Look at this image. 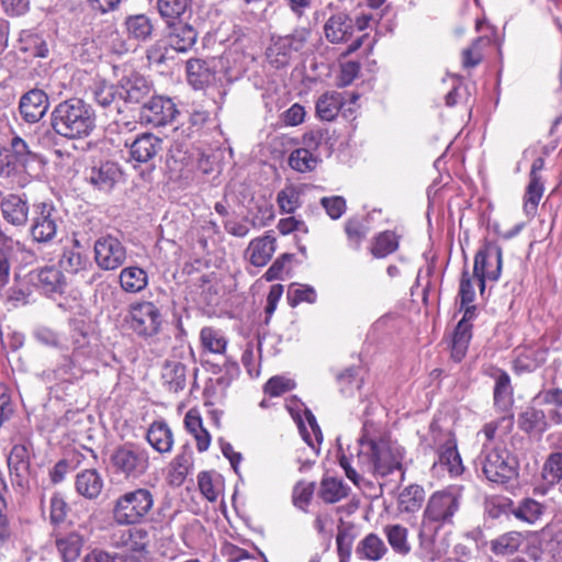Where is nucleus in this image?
<instances>
[{
  "instance_id": "25",
  "label": "nucleus",
  "mask_w": 562,
  "mask_h": 562,
  "mask_svg": "<svg viewBox=\"0 0 562 562\" xmlns=\"http://www.w3.org/2000/svg\"><path fill=\"white\" fill-rule=\"evenodd\" d=\"M120 285L127 293H138L148 284L147 272L136 266L123 268L119 276Z\"/></svg>"
},
{
  "instance_id": "17",
  "label": "nucleus",
  "mask_w": 562,
  "mask_h": 562,
  "mask_svg": "<svg viewBox=\"0 0 562 562\" xmlns=\"http://www.w3.org/2000/svg\"><path fill=\"white\" fill-rule=\"evenodd\" d=\"M162 150V139L151 133L137 136L130 145L131 158L137 162H149Z\"/></svg>"
},
{
  "instance_id": "31",
  "label": "nucleus",
  "mask_w": 562,
  "mask_h": 562,
  "mask_svg": "<svg viewBox=\"0 0 562 562\" xmlns=\"http://www.w3.org/2000/svg\"><path fill=\"white\" fill-rule=\"evenodd\" d=\"M189 82L195 89H202L214 79V71L209 63L203 59H190L187 63Z\"/></svg>"
},
{
  "instance_id": "36",
  "label": "nucleus",
  "mask_w": 562,
  "mask_h": 562,
  "mask_svg": "<svg viewBox=\"0 0 562 562\" xmlns=\"http://www.w3.org/2000/svg\"><path fill=\"white\" fill-rule=\"evenodd\" d=\"M445 437V446L439 452V462L441 465L446 467L451 474L458 475L463 471V467L457 450V445L449 432H447Z\"/></svg>"
},
{
  "instance_id": "9",
  "label": "nucleus",
  "mask_w": 562,
  "mask_h": 562,
  "mask_svg": "<svg viewBox=\"0 0 562 562\" xmlns=\"http://www.w3.org/2000/svg\"><path fill=\"white\" fill-rule=\"evenodd\" d=\"M198 133L188 123L182 122L171 133L172 144L168 154V167L173 172H181L191 161L190 144Z\"/></svg>"
},
{
  "instance_id": "34",
  "label": "nucleus",
  "mask_w": 562,
  "mask_h": 562,
  "mask_svg": "<svg viewBox=\"0 0 562 562\" xmlns=\"http://www.w3.org/2000/svg\"><path fill=\"white\" fill-rule=\"evenodd\" d=\"M342 106V97L339 92L323 93L316 102V113L323 121H333Z\"/></svg>"
},
{
  "instance_id": "55",
  "label": "nucleus",
  "mask_w": 562,
  "mask_h": 562,
  "mask_svg": "<svg viewBox=\"0 0 562 562\" xmlns=\"http://www.w3.org/2000/svg\"><path fill=\"white\" fill-rule=\"evenodd\" d=\"M10 147V153L13 156V159L16 161L18 168L20 165H25L31 158L35 156L29 144L20 136L12 137Z\"/></svg>"
},
{
  "instance_id": "16",
  "label": "nucleus",
  "mask_w": 562,
  "mask_h": 562,
  "mask_svg": "<svg viewBox=\"0 0 562 562\" xmlns=\"http://www.w3.org/2000/svg\"><path fill=\"white\" fill-rule=\"evenodd\" d=\"M8 467L12 481L23 487L30 479V451L25 445H15L8 458Z\"/></svg>"
},
{
  "instance_id": "60",
  "label": "nucleus",
  "mask_w": 562,
  "mask_h": 562,
  "mask_svg": "<svg viewBox=\"0 0 562 562\" xmlns=\"http://www.w3.org/2000/svg\"><path fill=\"white\" fill-rule=\"evenodd\" d=\"M315 490L314 483L299 482L293 490V503L296 507L305 509L310 504Z\"/></svg>"
},
{
  "instance_id": "59",
  "label": "nucleus",
  "mask_w": 562,
  "mask_h": 562,
  "mask_svg": "<svg viewBox=\"0 0 562 562\" xmlns=\"http://www.w3.org/2000/svg\"><path fill=\"white\" fill-rule=\"evenodd\" d=\"M473 278L474 277L471 276L467 269L462 271L458 293L461 307L473 303L475 299V290L472 281Z\"/></svg>"
},
{
  "instance_id": "18",
  "label": "nucleus",
  "mask_w": 562,
  "mask_h": 562,
  "mask_svg": "<svg viewBox=\"0 0 562 562\" xmlns=\"http://www.w3.org/2000/svg\"><path fill=\"white\" fill-rule=\"evenodd\" d=\"M3 220L16 227L24 226L29 220L27 201L18 194H8L0 202Z\"/></svg>"
},
{
  "instance_id": "44",
  "label": "nucleus",
  "mask_w": 562,
  "mask_h": 562,
  "mask_svg": "<svg viewBox=\"0 0 562 562\" xmlns=\"http://www.w3.org/2000/svg\"><path fill=\"white\" fill-rule=\"evenodd\" d=\"M295 53L284 36L278 37L268 49V58L276 68L284 67L289 64L292 55Z\"/></svg>"
},
{
  "instance_id": "19",
  "label": "nucleus",
  "mask_w": 562,
  "mask_h": 562,
  "mask_svg": "<svg viewBox=\"0 0 562 562\" xmlns=\"http://www.w3.org/2000/svg\"><path fill=\"white\" fill-rule=\"evenodd\" d=\"M151 86L142 76L132 75L131 77L123 78L119 86V95L125 102L140 103L150 95Z\"/></svg>"
},
{
  "instance_id": "35",
  "label": "nucleus",
  "mask_w": 562,
  "mask_h": 562,
  "mask_svg": "<svg viewBox=\"0 0 562 562\" xmlns=\"http://www.w3.org/2000/svg\"><path fill=\"white\" fill-rule=\"evenodd\" d=\"M321 158L318 153H312L301 147L292 150L288 158L289 166L301 173L315 170Z\"/></svg>"
},
{
  "instance_id": "7",
  "label": "nucleus",
  "mask_w": 562,
  "mask_h": 562,
  "mask_svg": "<svg viewBox=\"0 0 562 562\" xmlns=\"http://www.w3.org/2000/svg\"><path fill=\"white\" fill-rule=\"evenodd\" d=\"M126 323L138 336L151 337L159 331L162 316L154 302L139 301L130 305Z\"/></svg>"
},
{
  "instance_id": "62",
  "label": "nucleus",
  "mask_w": 562,
  "mask_h": 562,
  "mask_svg": "<svg viewBox=\"0 0 562 562\" xmlns=\"http://www.w3.org/2000/svg\"><path fill=\"white\" fill-rule=\"evenodd\" d=\"M321 204L333 220H338L346 212V201L342 196L323 198Z\"/></svg>"
},
{
  "instance_id": "14",
  "label": "nucleus",
  "mask_w": 562,
  "mask_h": 562,
  "mask_svg": "<svg viewBox=\"0 0 562 562\" xmlns=\"http://www.w3.org/2000/svg\"><path fill=\"white\" fill-rule=\"evenodd\" d=\"M49 106L47 94L40 89H33L22 95L20 100V113L29 123L38 122Z\"/></svg>"
},
{
  "instance_id": "41",
  "label": "nucleus",
  "mask_w": 562,
  "mask_h": 562,
  "mask_svg": "<svg viewBox=\"0 0 562 562\" xmlns=\"http://www.w3.org/2000/svg\"><path fill=\"white\" fill-rule=\"evenodd\" d=\"M160 16L170 23L180 19L191 9V0H161L156 3Z\"/></svg>"
},
{
  "instance_id": "37",
  "label": "nucleus",
  "mask_w": 562,
  "mask_h": 562,
  "mask_svg": "<svg viewBox=\"0 0 562 562\" xmlns=\"http://www.w3.org/2000/svg\"><path fill=\"white\" fill-rule=\"evenodd\" d=\"M425 499V491L420 485L411 484L398 495V509L405 513L417 512Z\"/></svg>"
},
{
  "instance_id": "58",
  "label": "nucleus",
  "mask_w": 562,
  "mask_h": 562,
  "mask_svg": "<svg viewBox=\"0 0 562 562\" xmlns=\"http://www.w3.org/2000/svg\"><path fill=\"white\" fill-rule=\"evenodd\" d=\"M345 232L347 234L349 243L355 248H359L361 241L366 238L368 234V228L361 221L357 218H350L345 224Z\"/></svg>"
},
{
  "instance_id": "22",
  "label": "nucleus",
  "mask_w": 562,
  "mask_h": 562,
  "mask_svg": "<svg viewBox=\"0 0 562 562\" xmlns=\"http://www.w3.org/2000/svg\"><path fill=\"white\" fill-rule=\"evenodd\" d=\"M546 361V351L535 347L517 348L513 369L517 374H522L536 370Z\"/></svg>"
},
{
  "instance_id": "23",
  "label": "nucleus",
  "mask_w": 562,
  "mask_h": 562,
  "mask_svg": "<svg viewBox=\"0 0 562 562\" xmlns=\"http://www.w3.org/2000/svg\"><path fill=\"white\" fill-rule=\"evenodd\" d=\"M546 512V506L530 497L520 499L510 509L512 515L524 522L533 525L538 522Z\"/></svg>"
},
{
  "instance_id": "50",
  "label": "nucleus",
  "mask_w": 562,
  "mask_h": 562,
  "mask_svg": "<svg viewBox=\"0 0 562 562\" xmlns=\"http://www.w3.org/2000/svg\"><path fill=\"white\" fill-rule=\"evenodd\" d=\"M164 383L168 386H183L187 383L186 367L181 362H167L161 371Z\"/></svg>"
},
{
  "instance_id": "48",
  "label": "nucleus",
  "mask_w": 562,
  "mask_h": 562,
  "mask_svg": "<svg viewBox=\"0 0 562 562\" xmlns=\"http://www.w3.org/2000/svg\"><path fill=\"white\" fill-rule=\"evenodd\" d=\"M513 425V417L505 415L497 420L487 423L484 426L482 434L487 441L495 439L503 440L510 432Z\"/></svg>"
},
{
  "instance_id": "10",
  "label": "nucleus",
  "mask_w": 562,
  "mask_h": 562,
  "mask_svg": "<svg viewBox=\"0 0 562 562\" xmlns=\"http://www.w3.org/2000/svg\"><path fill=\"white\" fill-rule=\"evenodd\" d=\"M94 260L102 270H115L125 262L126 249L116 237L102 236L94 243Z\"/></svg>"
},
{
  "instance_id": "43",
  "label": "nucleus",
  "mask_w": 562,
  "mask_h": 562,
  "mask_svg": "<svg viewBox=\"0 0 562 562\" xmlns=\"http://www.w3.org/2000/svg\"><path fill=\"white\" fill-rule=\"evenodd\" d=\"M385 536L391 548L398 554H407L411 551L408 543V530L402 525H389L384 528Z\"/></svg>"
},
{
  "instance_id": "42",
  "label": "nucleus",
  "mask_w": 562,
  "mask_h": 562,
  "mask_svg": "<svg viewBox=\"0 0 562 562\" xmlns=\"http://www.w3.org/2000/svg\"><path fill=\"white\" fill-rule=\"evenodd\" d=\"M149 543V532L144 527L128 528L126 544L123 550L131 555L144 554Z\"/></svg>"
},
{
  "instance_id": "57",
  "label": "nucleus",
  "mask_w": 562,
  "mask_h": 562,
  "mask_svg": "<svg viewBox=\"0 0 562 562\" xmlns=\"http://www.w3.org/2000/svg\"><path fill=\"white\" fill-rule=\"evenodd\" d=\"M543 194V184L539 180H530L525 194L526 213H535Z\"/></svg>"
},
{
  "instance_id": "27",
  "label": "nucleus",
  "mask_w": 562,
  "mask_h": 562,
  "mask_svg": "<svg viewBox=\"0 0 562 562\" xmlns=\"http://www.w3.org/2000/svg\"><path fill=\"white\" fill-rule=\"evenodd\" d=\"M88 263V256L78 240H75L71 247L65 248L59 259L60 268L70 273H78L85 270Z\"/></svg>"
},
{
  "instance_id": "52",
  "label": "nucleus",
  "mask_w": 562,
  "mask_h": 562,
  "mask_svg": "<svg viewBox=\"0 0 562 562\" xmlns=\"http://www.w3.org/2000/svg\"><path fill=\"white\" fill-rule=\"evenodd\" d=\"M542 477L546 482L553 485L562 479V452L551 453L542 468Z\"/></svg>"
},
{
  "instance_id": "21",
  "label": "nucleus",
  "mask_w": 562,
  "mask_h": 562,
  "mask_svg": "<svg viewBox=\"0 0 562 562\" xmlns=\"http://www.w3.org/2000/svg\"><path fill=\"white\" fill-rule=\"evenodd\" d=\"M121 176L120 168L111 161L101 162L93 166L88 176V181L98 190L110 191L115 186Z\"/></svg>"
},
{
  "instance_id": "39",
  "label": "nucleus",
  "mask_w": 562,
  "mask_h": 562,
  "mask_svg": "<svg viewBox=\"0 0 562 562\" xmlns=\"http://www.w3.org/2000/svg\"><path fill=\"white\" fill-rule=\"evenodd\" d=\"M196 31L188 24H179L169 36L170 46L177 52L189 50L196 42Z\"/></svg>"
},
{
  "instance_id": "26",
  "label": "nucleus",
  "mask_w": 562,
  "mask_h": 562,
  "mask_svg": "<svg viewBox=\"0 0 562 562\" xmlns=\"http://www.w3.org/2000/svg\"><path fill=\"white\" fill-rule=\"evenodd\" d=\"M147 441L160 453L170 452L173 446V436L164 422H155L147 431Z\"/></svg>"
},
{
  "instance_id": "13",
  "label": "nucleus",
  "mask_w": 562,
  "mask_h": 562,
  "mask_svg": "<svg viewBox=\"0 0 562 562\" xmlns=\"http://www.w3.org/2000/svg\"><path fill=\"white\" fill-rule=\"evenodd\" d=\"M29 277L31 283L45 295L61 294L67 285L63 271L55 266L34 269Z\"/></svg>"
},
{
  "instance_id": "8",
  "label": "nucleus",
  "mask_w": 562,
  "mask_h": 562,
  "mask_svg": "<svg viewBox=\"0 0 562 562\" xmlns=\"http://www.w3.org/2000/svg\"><path fill=\"white\" fill-rule=\"evenodd\" d=\"M502 271V248L488 243L477 250L474 257L473 277L477 280L481 293L487 280L497 281Z\"/></svg>"
},
{
  "instance_id": "51",
  "label": "nucleus",
  "mask_w": 562,
  "mask_h": 562,
  "mask_svg": "<svg viewBox=\"0 0 562 562\" xmlns=\"http://www.w3.org/2000/svg\"><path fill=\"white\" fill-rule=\"evenodd\" d=\"M277 202L282 213H294L301 206L299 189L294 186L283 188L278 193Z\"/></svg>"
},
{
  "instance_id": "28",
  "label": "nucleus",
  "mask_w": 562,
  "mask_h": 562,
  "mask_svg": "<svg viewBox=\"0 0 562 562\" xmlns=\"http://www.w3.org/2000/svg\"><path fill=\"white\" fill-rule=\"evenodd\" d=\"M103 487V481L95 470H85L76 477V490L86 498H97Z\"/></svg>"
},
{
  "instance_id": "40",
  "label": "nucleus",
  "mask_w": 562,
  "mask_h": 562,
  "mask_svg": "<svg viewBox=\"0 0 562 562\" xmlns=\"http://www.w3.org/2000/svg\"><path fill=\"white\" fill-rule=\"evenodd\" d=\"M348 490L341 480L327 476L322 480L319 496L325 503L334 504L345 498Z\"/></svg>"
},
{
  "instance_id": "12",
  "label": "nucleus",
  "mask_w": 562,
  "mask_h": 562,
  "mask_svg": "<svg viewBox=\"0 0 562 562\" xmlns=\"http://www.w3.org/2000/svg\"><path fill=\"white\" fill-rule=\"evenodd\" d=\"M58 211L52 204L41 203L31 227V235L37 243H48L53 240L58 229Z\"/></svg>"
},
{
  "instance_id": "5",
  "label": "nucleus",
  "mask_w": 562,
  "mask_h": 562,
  "mask_svg": "<svg viewBox=\"0 0 562 562\" xmlns=\"http://www.w3.org/2000/svg\"><path fill=\"white\" fill-rule=\"evenodd\" d=\"M477 467L485 477L494 483H505L516 474V460L505 448L484 446Z\"/></svg>"
},
{
  "instance_id": "6",
  "label": "nucleus",
  "mask_w": 562,
  "mask_h": 562,
  "mask_svg": "<svg viewBox=\"0 0 562 562\" xmlns=\"http://www.w3.org/2000/svg\"><path fill=\"white\" fill-rule=\"evenodd\" d=\"M111 464L115 472L127 479L140 477L149 468V456L145 448L124 445L111 454Z\"/></svg>"
},
{
  "instance_id": "29",
  "label": "nucleus",
  "mask_w": 562,
  "mask_h": 562,
  "mask_svg": "<svg viewBox=\"0 0 562 562\" xmlns=\"http://www.w3.org/2000/svg\"><path fill=\"white\" fill-rule=\"evenodd\" d=\"M192 467V454L190 451L183 450L178 453L170 462L167 472V481L169 484L180 486Z\"/></svg>"
},
{
  "instance_id": "54",
  "label": "nucleus",
  "mask_w": 562,
  "mask_h": 562,
  "mask_svg": "<svg viewBox=\"0 0 562 562\" xmlns=\"http://www.w3.org/2000/svg\"><path fill=\"white\" fill-rule=\"evenodd\" d=\"M520 427L527 432H541L544 428V415L542 412L529 409L519 418Z\"/></svg>"
},
{
  "instance_id": "46",
  "label": "nucleus",
  "mask_w": 562,
  "mask_h": 562,
  "mask_svg": "<svg viewBox=\"0 0 562 562\" xmlns=\"http://www.w3.org/2000/svg\"><path fill=\"white\" fill-rule=\"evenodd\" d=\"M398 248V236L393 231H384L375 238L371 252L375 258H384Z\"/></svg>"
},
{
  "instance_id": "4",
  "label": "nucleus",
  "mask_w": 562,
  "mask_h": 562,
  "mask_svg": "<svg viewBox=\"0 0 562 562\" xmlns=\"http://www.w3.org/2000/svg\"><path fill=\"white\" fill-rule=\"evenodd\" d=\"M154 507L153 493L145 487L125 492L115 501L112 509L113 520L119 526L142 522Z\"/></svg>"
},
{
  "instance_id": "1",
  "label": "nucleus",
  "mask_w": 562,
  "mask_h": 562,
  "mask_svg": "<svg viewBox=\"0 0 562 562\" xmlns=\"http://www.w3.org/2000/svg\"><path fill=\"white\" fill-rule=\"evenodd\" d=\"M54 132L67 139H82L95 128V114L90 104L79 98L59 102L50 114Z\"/></svg>"
},
{
  "instance_id": "47",
  "label": "nucleus",
  "mask_w": 562,
  "mask_h": 562,
  "mask_svg": "<svg viewBox=\"0 0 562 562\" xmlns=\"http://www.w3.org/2000/svg\"><path fill=\"white\" fill-rule=\"evenodd\" d=\"M522 543L520 532L512 531L504 533L491 542V549L494 553L508 555L515 553Z\"/></svg>"
},
{
  "instance_id": "45",
  "label": "nucleus",
  "mask_w": 562,
  "mask_h": 562,
  "mask_svg": "<svg viewBox=\"0 0 562 562\" xmlns=\"http://www.w3.org/2000/svg\"><path fill=\"white\" fill-rule=\"evenodd\" d=\"M386 550L383 540L376 535L370 533L360 542L357 553L361 558L376 561L385 554Z\"/></svg>"
},
{
  "instance_id": "11",
  "label": "nucleus",
  "mask_w": 562,
  "mask_h": 562,
  "mask_svg": "<svg viewBox=\"0 0 562 562\" xmlns=\"http://www.w3.org/2000/svg\"><path fill=\"white\" fill-rule=\"evenodd\" d=\"M178 113L170 98L157 95L143 103L140 120L143 123L158 127L170 123Z\"/></svg>"
},
{
  "instance_id": "64",
  "label": "nucleus",
  "mask_w": 562,
  "mask_h": 562,
  "mask_svg": "<svg viewBox=\"0 0 562 562\" xmlns=\"http://www.w3.org/2000/svg\"><path fill=\"white\" fill-rule=\"evenodd\" d=\"M310 27H297L291 34L285 35V40L292 46L295 53L302 50L307 44L311 36Z\"/></svg>"
},
{
  "instance_id": "32",
  "label": "nucleus",
  "mask_w": 562,
  "mask_h": 562,
  "mask_svg": "<svg viewBox=\"0 0 562 562\" xmlns=\"http://www.w3.org/2000/svg\"><path fill=\"white\" fill-rule=\"evenodd\" d=\"M200 341L204 351L214 355H224L228 340L221 329L205 326L200 330Z\"/></svg>"
},
{
  "instance_id": "56",
  "label": "nucleus",
  "mask_w": 562,
  "mask_h": 562,
  "mask_svg": "<svg viewBox=\"0 0 562 562\" xmlns=\"http://www.w3.org/2000/svg\"><path fill=\"white\" fill-rule=\"evenodd\" d=\"M198 484L203 496L210 502H215L221 492V483L215 482L209 472H202L198 476Z\"/></svg>"
},
{
  "instance_id": "30",
  "label": "nucleus",
  "mask_w": 562,
  "mask_h": 562,
  "mask_svg": "<svg viewBox=\"0 0 562 562\" xmlns=\"http://www.w3.org/2000/svg\"><path fill=\"white\" fill-rule=\"evenodd\" d=\"M85 539L78 532H70L56 539V547L64 562H75L83 547Z\"/></svg>"
},
{
  "instance_id": "15",
  "label": "nucleus",
  "mask_w": 562,
  "mask_h": 562,
  "mask_svg": "<svg viewBox=\"0 0 562 562\" xmlns=\"http://www.w3.org/2000/svg\"><path fill=\"white\" fill-rule=\"evenodd\" d=\"M353 31V20L344 12L333 14L324 24L325 37L331 44L348 42Z\"/></svg>"
},
{
  "instance_id": "49",
  "label": "nucleus",
  "mask_w": 562,
  "mask_h": 562,
  "mask_svg": "<svg viewBox=\"0 0 562 562\" xmlns=\"http://www.w3.org/2000/svg\"><path fill=\"white\" fill-rule=\"evenodd\" d=\"M317 294L313 286L307 284L292 283L288 291L289 304L294 307L300 303L306 302L313 304L316 302Z\"/></svg>"
},
{
  "instance_id": "63",
  "label": "nucleus",
  "mask_w": 562,
  "mask_h": 562,
  "mask_svg": "<svg viewBox=\"0 0 562 562\" xmlns=\"http://www.w3.org/2000/svg\"><path fill=\"white\" fill-rule=\"evenodd\" d=\"M83 562H126V555L103 549H93L85 557Z\"/></svg>"
},
{
  "instance_id": "20",
  "label": "nucleus",
  "mask_w": 562,
  "mask_h": 562,
  "mask_svg": "<svg viewBox=\"0 0 562 562\" xmlns=\"http://www.w3.org/2000/svg\"><path fill=\"white\" fill-rule=\"evenodd\" d=\"M276 251V238L270 234L252 239L246 251V258L255 267L266 266Z\"/></svg>"
},
{
  "instance_id": "38",
  "label": "nucleus",
  "mask_w": 562,
  "mask_h": 562,
  "mask_svg": "<svg viewBox=\"0 0 562 562\" xmlns=\"http://www.w3.org/2000/svg\"><path fill=\"white\" fill-rule=\"evenodd\" d=\"M471 338L472 329L467 328L463 324L456 326L449 341V348L453 361L460 362L465 357Z\"/></svg>"
},
{
  "instance_id": "3",
  "label": "nucleus",
  "mask_w": 562,
  "mask_h": 562,
  "mask_svg": "<svg viewBox=\"0 0 562 562\" xmlns=\"http://www.w3.org/2000/svg\"><path fill=\"white\" fill-rule=\"evenodd\" d=\"M460 503L461 488L458 486L435 492L424 509L420 533H426L428 529L437 532L445 525L451 524Z\"/></svg>"
},
{
  "instance_id": "33",
  "label": "nucleus",
  "mask_w": 562,
  "mask_h": 562,
  "mask_svg": "<svg viewBox=\"0 0 562 562\" xmlns=\"http://www.w3.org/2000/svg\"><path fill=\"white\" fill-rule=\"evenodd\" d=\"M125 26L130 38L147 41L154 31V24L146 14L130 15L125 20Z\"/></svg>"
},
{
  "instance_id": "53",
  "label": "nucleus",
  "mask_w": 562,
  "mask_h": 562,
  "mask_svg": "<svg viewBox=\"0 0 562 562\" xmlns=\"http://www.w3.org/2000/svg\"><path fill=\"white\" fill-rule=\"evenodd\" d=\"M488 43L487 38L477 37L470 47L462 52V65L464 68H473L482 60V49Z\"/></svg>"
},
{
  "instance_id": "2",
  "label": "nucleus",
  "mask_w": 562,
  "mask_h": 562,
  "mask_svg": "<svg viewBox=\"0 0 562 562\" xmlns=\"http://www.w3.org/2000/svg\"><path fill=\"white\" fill-rule=\"evenodd\" d=\"M357 465L361 473L385 476L395 470L401 471L403 453L400 448L385 440H374L363 434L355 447Z\"/></svg>"
},
{
  "instance_id": "61",
  "label": "nucleus",
  "mask_w": 562,
  "mask_h": 562,
  "mask_svg": "<svg viewBox=\"0 0 562 562\" xmlns=\"http://www.w3.org/2000/svg\"><path fill=\"white\" fill-rule=\"evenodd\" d=\"M95 102L104 109L110 108L115 102V95L119 94V87L102 85L94 90Z\"/></svg>"
},
{
  "instance_id": "24",
  "label": "nucleus",
  "mask_w": 562,
  "mask_h": 562,
  "mask_svg": "<svg viewBox=\"0 0 562 562\" xmlns=\"http://www.w3.org/2000/svg\"><path fill=\"white\" fill-rule=\"evenodd\" d=\"M22 249V244L7 236L0 231V283L4 284L9 280L11 260L18 251Z\"/></svg>"
}]
</instances>
